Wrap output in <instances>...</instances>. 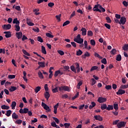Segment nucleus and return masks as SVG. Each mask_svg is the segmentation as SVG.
<instances>
[{
  "mask_svg": "<svg viewBox=\"0 0 128 128\" xmlns=\"http://www.w3.org/2000/svg\"><path fill=\"white\" fill-rule=\"evenodd\" d=\"M74 42H77V44H82L84 42V39L80 38V34H78L77 36L74 39Z\"/></svg>",
  "mask_w": 128,
  "mask_h": 128,
  "instance_id": "1",
  "label": "nucleus"
},
{
  "mask_svg": "<svg viewBox=\"0 0 128 128\" xmlns=\"http://www.w3.org/2000/svg\"><path fill=\"white\" fill-rule=\"evenodd\" d=\"M58 90L60 92H62V90H64V92H70V87L68 86H61L58 87Z\"/></svg>",
  "mask_w": 128,
  "mask_h": 128,
  "instance_id": "2",
  "label": "nucleus"
},
{
  "mask_svg": "<svg viewBox=\"0 0 128 128\" xmlns=\"http://www.w3.org/2000/svg\"><path fill=\"white\" fill-rule=\"evenodd\" d=\"M126 122H124V121L120 122L118 124V128H124V126H126Z\"/></svg>",
  "mask_w": 128,
  "mask_h": 128,
  "instance_id": "3",
  "label": "nucleus"
},
{
  "mask_svg": "<svg viewBox=\"0 0 128 128\" xmlns=\"http://www.w3.org/2000/svg\"><path fill=\"white\" fill-rule=\"evenodd\" d=\"M42 108H44V110H47L48 112H50V106H48V105H46V104L44 102H42Z\"/></svg>",
  "mask_w": 128,
  "mask_h": 128,
  "instance_id": "4",
  "label": "nucleus"
},
{
  "mask_svg": "<svg viewBox=\"0 0 128 128\" xmlns=\"http://www.w3.org/2000/svg\"><path fill=\"white\" fill-rule=\"evenodd\" d=\"M106 98L99 97L98 99V102L100 104H102V102H106Z\"/></svg>",
  "mask_w": 128,
  "mask_h": 128,
  "instance_id": "5",
  "label": "nucleus"
},
{
  "mask_svg": "<svg viewBox=\"0 0 128 128\" xmlns=\"http://www.w3.org/2000/svg\"><path fill=\"white\" fill-rule=\"evenodd\" d=\"M19 112L20 114H28V108H24L23 110L22 108H20L19 110Z\"/></svg>",
  "mask_w": 128,
  "mask_h": 128,
  "instance_id": "6",
  "label": "nucleus"
},
{
  "mask_svg": "<svg viewBox=\"0 0 128 128\" xmlns=\"http://www.w3.org/2000/svg\"><path fill=\"white\" fill-rule=\"evenodd\" d=\"M98 6H100L99 4L95 5L93 8V10L94 12H102V10L98 8Z\"/></svg>",
  "mask_w": 128,
  "mask_h": 128,
  "instance_id": "7",
  "label": "nucleus"
},
{
  "mask_svg": "<svg viewBox=\"0 0 128 128\" xmlns=\"http://www.w3.org/2000/svg\"><path fill=\"white\" fill-rule=\"evenodd\" d=\"M126 17H121L120 20V22L121 24H126Z\"/></svg>",
  "mask_w": 128,
  "mask_h": 128,
  "instance_id": "8",
  "label": "nucleus"
},
{
  "mask_svg": "<svg viewBox=\"0 0 128 128\" xmlns=\"http://www.w3.org/2000/svg\"><path fill=\"white\" fill-rule=\"evenodd\" d=\"M116 94L118 96L124 94H126V90H122L120 88L118 90V92H117Z\"/></svg>",
  "mask_w": 128,
  "mask_h": 128,
  "instance_id": "9",
  "label": "nucleus"
},
{
  "mask_svg": "<svg viewBox=\"0 0 128 128\" xmlns=\"http://www.w3.org/2000/svg\"><path fill=\"white\" fill-rule=\"evenodd\" d=\"M4 30H10L12 28V25L10 24H4L2 26Z\"/></svg>",
  "mask_w": 128,
  "mask_h": 128,
  "instance_id": "10",
  "label": "nucleus"
},
{
  "mask_svg": "<svg viewBox=\"0 0 128 128\" xmlns=\"http://www.w3.org/2000/svg\"><path fill=\"white\" fill-rule=\"evenodd\" d=\"M94 118L96 120H99L100 122H102V117L100 115H98V116L96 115V116H94Z\"/></svg>",
  "mask_w": 128,
  "mask_h": 128,
  "instance_id": "11",
  "label": "nucleus"
},
{
  "mask_svg": "<svg viewBox=\"0 0 128 128\" xmlns=\"http://www.w3.org/2000/svg\"><path fill=\"white\" fill-rule=\"evenodd\" d=\"M44 98H46V100H48V98H50V94L48 92L46 91L44 94Z\"/></svg>",
  "mask_w": 128,
  "mask_h": 128,
  "instance_id": "12",
  "label": "nucleus"
},
{
  "mask_svg": "<svg viewBox=\"0 0 128 128\" xmlns=\"http://www.w3.org/2000/svg\"><path fill=\"white\" fill-rule=\"evenodd\" d=\"M16 36L18 40L22 38V32H16Z\"/></svg>",
  "mask_w": 128,
  "mask_h": 128,
  "instance_id": "13",
  "label": "nucleus"
},
{
  "mask_svg": "<svg viewBox=\"0 0 128 128\" xmlns=\"http://www.w3.org/2000/svg\"><path fill=\"white\" fill-rule=\"evenodd\" d=\"M4 34L6 38H10V36H12V34L10 33V31H8V32H4Z\"/></svg>",
  "mask_w": 128,
  "mask_h": 128,
  "instance_id": "14",
  "label": "nucleus"
},
{
  "mask_svg": "<svg viewBox=\"0 0 128 128\" xmlns=\"http://www.w3.org/2000/svg\"><path fill=\"white\" fill-rule=\"evenodd\" d=\"M74 64L76 66V70L78 72H80V64L78 62L74 63Z\"/></svg>",
  "mask_w": 128,
  "mask_h": 128,
  "instance_id": "15",
  "label": "nucleus"
},
{
  "mask_svg": "<svg viewBox=\"0 0 128 128\" xmlns=\"http://www.w3.org/2000/svg\"><path fill=\"white\" fill-rule=\"evenodd\" d=\"M82 35L83 36H86V29L84 28H82L81 29Z\"/></svg>",
  "mask_w": 128,
  "mask_h": 128,
  "instance_id": "16",
  "label": "nucleus"
},
{
  "mask_svg": "<svg viewBox=\"0 0 128 128\" xmlns=\"http://www.w3.org/2000/svg\"><path fill=\"white\" fill-rule=\"evenodd\" d=\"M96 106V102H91V104L90 105V106H89V109L92 110V108H94V106Z\"/></svg>",
  "mask_w": 128,
  "mask_h": 128,
  "instance_id": "17",
  "label": "nucleus"
},
{
  "mask_svg": "<svg viewBox=\"0 0 128 128\" xmlns=\"http://www.w3.org/2000/svg\"><path fill=\"white\" fill-rule=\"evenodd\" d=\"M12 118H14V120H18V116L16 114V113L14 112L12 114Z\"/></svg>",
  "mask_w": 128,
  "mask_h": 128,
  "instance_id": "18",
  "label": "nucleus"
},
{
  "mask_svg": "<svg viewBox=\"0 0 128 128\" xmlns=\"http://www.w3.org/2000/svg\"><path fill=\"white\" fill-rule=\"evenodd\" d=\"M1 108H2V110H10V106L4 104L1 106Z\"/></svg>",
  "mask_w": 128,
  "mask_h": 128,
  "instance_id": "19",
  "label": "nucleus"
},
{
  "mask_svg": "<svg viewBox=\"0 0 128 128\" xmlns=\"http://www.w3.org/2000/svg\"><path fill=\"white\" fill-rule=\"evenodd\" d=\"M14 26L16 28V32H20V24H15Z\"/></svg>",
  "mask_w": 128,
  "mask_h": 128,
  "instance_id": "20",
  "label": "nucleus"
},
{
  "mask_svg": "<svg viewBox=\"0 0 128 128\" xmlns=\"http://www.w3.org/2000/svg\"><path fill=\"white\" fill-rule=\"evenodd\" d=\"M128 88V84H122L120 87V88L121 90H126V88Z\"/></svg>",
  "mask_w": 128,
  "mask_h": 128,
  "instance_id": "21",
  "label": "nucleus"
},
{
  "mask_svg": "<svg viewBox=\"0 0 128 128\" xmlns=\"http://www.w3.org/2000/svg\"><path fill=\"white\" fill-rule=\"evenodd\" d=\"M42 52L44 54H46V48L44 46H42Z\"/></svg>",
  "mask_w": 128,
  "mask_h": 128,
  "instance_id": "22",
  "label": "nucleus"
},
{
  "mask_svg": "<svg viewBox=\"0 0 128 128\" xmlns=\"http://www.w3.org/2000/svg\"><path fill=\"white\" fill-rule=\"evenodd\" d=\"M106 110H114V106L108 104Z\"/></svg>",
  "mask_w": 128,
  "mask_h": 128,
  "instance_id": "23",
  "label": "nucleus"
},
{
  "mask_svg": "<svg viewBox=\"0 0 128 128\" xmlns=\"http://www.w3.org/2000/svg\"><path fill=\"white\" fill-rule=\"evenodd\" d=\"M18 88L16 86H11L9 90L10 92H14V90H16Z\"/></svg>",
  "mask_w": 128,
  "mask_h": 128,
  "instance_id": "24",
  "label": "nucleus"
},
{
  "mask_svg": "<svg viewBox=\"0 0 128 128\" xmlns=\"http://www.w3.org/2000/svg\"><path fill=\"white\" fill-rule=\"evenodd\" d=\"M22 52H23V54H25V56H30V54H29L28 52H26V50H22Z\"/></svg>",
  "mask_w": 128,
  "mask_h": 128,
  "instance_id": "25",
  "label": "nucleus"
},
{
  "mask_svg": "<svg viewBox=\"0 0 128 128\" xmlns=\"http://www.w3.org/2000/svg\"><path fill=\"white\" fill-rule=\"evenodd\" d=\"M44 64H45L44 62H38V64H39L41 68H44L46 66Z\"/></svg>",
  "mask_w": 128,
  "mask_h": 128,
  "instance_id": "26",
  "label": "nucleus"
},
{
  "mask_svg": "<svg viewBox=\"0 0 128 128\" xmlns=\"http://www.w3.org/2000/svg\"><path fill=\"white\" fill-rule=\"evenodd\" d=\"M107 108H108V106H106V104H103L100 106V108H101V110H106Z\"/></svg>",
  "mask_w": 128,
  "mask_h": 128,
  "instance_id": "27",
  "label": "nucleus"
},
{
  "mask_svg": "<svg viewBox=\"0 0 128 128\" xmlns=\"http://www.w3.org/2000/svg\"><path fill=\"white\" fill-rule=\"evenodd\" d=\"M26 24L28 26H34V24L32 22H30V21L28 20V19H27Z\"/></svg>",
  "mask_w": 128,
  "mask_h": 128,
  "instance_id": "28",
  "label": "nucleus"
},
{
  "mask_svg": "<svg viewBox=\"0 0 128 128\" xmlns=\"http://www.w3.org/2000/svg\"><path fill=\"white\" fill-rule=\"evenodd\" d=\"M51 125H52V126H54V128H60V126L56 125V122H52Z\"/></svg>",
  "mask_w": 128,
  "mask_h": 128,
  "instance_id": "29",
  "label": "nucleus"
},
{
  "mask_svg": "<svg viewBox=\"0 0 128 128\" xmlns=\"http://www.w3.org/2000/svg\"><path fill=\"white\" fill-rule=\"evenodd\" d=\"M13 24H20V22L18 20L17 18H14L12 22Z\"/></svg>",
  "mask_w": 128,
  "mask_h": 128,
  "instance_id": "30",
  "label": "nucleus"
},
{
  "mask_svg": "<svg viewBox=\"0 0 128 128\" xmlns=\"http://www.w3.org/2000/svg\"><path fill=\"white\" fill-rule=\"evenodd\" d=\"M16 102H12L11 105L12 110H14V108H16Z\"/></svg>",
  "mask_w": 128,
  "mask_h": 128,
  "instance_id": "31",
  "label": "nucleus"
},
{
  "mask_svg": "<svg viewBox=\"0 0 128 128\" xmlns=\"http://www.w3.org/2000/svg\"><path fill=\"white\" fill-rule=\"evenodd\" d=\"M38 75L40 78L41 80L44 79V75L42 74V72L40 71L38 72Z\"/></svg>",
  "mask_w": 128,
  "mask_h": 128,
  "instance_id": "32",
  "label": "nucleus"
},
{
  "mask_svg": "<svg viewBox=\"0 0 128 128\" xmlns=\"http://www.w3.org/2000/svg\"><path fill=\"white\" fill-rule=\"evenodd\" d=\"M116 60L118 62H120V60H122V56H120V54L117 55Z\"/></svg>",
  "mask_w": 128,
  "mask_h": 128,
  "instance_id": "33",
  "label": "nucleus"
},
{
  "mask_svg": "<svg viewBox=\"0 0 128 128\" xmlns=\"http://www.w3.org/2000/svg\"><path fill=\"white\" fill-rule=\"evenodd\" d=\"M87 34L88 36H94V33L92 30H88Z\"/></svg>",
  "mask_w": 128,
  "mask_h": 128,
  "instance_id": "34",
  "label": "nucleus"
},
{
  "mask_svg": "<svg viewBox=\"0 0 128 128\" xmlns=\"http://www.w3.org/2000/svg\"><path fill=\"white\" fill-rule=\"evenodd\" d=\"M70 68L72 72H75V74H76V68H74V66L72 65V66H70Z\"/></svg>",
  "mask_w": 128,
  "mask_h": 128,
  "instance_id": "35",
  "label": "nucleus"
},
{
  "mask_svg": "<svg viewBox=\"0 0 128 128\" xmlns=\"http://www.w3.org/2000/svg\"><path fill=\"white\" fill-rule=\"evenodd\" d=\"M76 54L78 56H82V51L80 50H78V51H76Z\"/></svg>",
  "mask_w": 128,
  "mask_h": 128,
  "instance_id": "36",
  "label": "nucleus"
},
{
  "mask_svg": "<svg viewBox=\"0 0 128 128\" xmlns=\"http://www.w3.org/2000/svg\"><path fill=\"white\" fill-rule=\"evenodd\" d=\"M6 116H10L12 114V111L10 110H8L6 111V113L5 114Z\"/></svg>",
  "mask_w": 128,
  "mask_h": 128,
  "instance_id": "37",
  "label": "nucleus"
},
{
  "mask_svg": "<svg viewBox=\"0 0 128 128\" xmlns=\"http://www.w3.org/2000/svg\"><path fill=\"white\" fill-rule=\"evenodd\" d=\"M40 88H42L40 86L36 87L34 90L35 92H36V94H38V92H40Z\"/></svg>",
  "mask_w": 128,
  "mask_h": 128,
  "instance_id": "38",
  "label": "nucleus"
},
{
  "mask_svg": "<svg viewBox=\"0 0 128 128\" xmlns=\"http://www.w3.org/2000/svg\"><path fill=\"white\" fill-rule=\"evenodd\" d=\"M106 20L108 24H110V22H112V20H110V18L109 16H106Z\"/></svg>",
  "mask_w": 128,
  "mask_h": 128,
  "instance_id": "39",
  "label": "nucleus"
},
{
  "mask_svg": "<svg viewBox=\"0 0 128 128\" xmlns=\"http://www.w3.org/2000/svg\"><path fill=\"white\" fill-rule=\"evenodd\" d=\"M60 74V70H58L56 71L54 74V76H55V78H56V76H58V74Z\"/></svg>",
  "mask_w": 128,
  "mask_h": 128,
  "instance_id": "40",
  "label": "nucleus"
},
{
  "mask_svg": "<svg viewBox=\"0 0 128 128\" xmlns=\"http://www.w3.org/2000/svg\"><path fill=\"white\" fill-rule=\"evenodd\" d=\"M78 94H80V92H77L75 96L72 98V100H76V98L78 96Z\"/></svg>",
  "mask_w": 128,
  "mask_h": 128,
  "instance_id": "41",
  "label": "nucleus"
},
{
  "mask_svg": "<svg viewBox=\"0 0 128 128\" xmlns=\"http://www.w3.org/2000/svg\"><path fill=\"white\" fill-rule=\"evenodd\" d=\"M110 54H111L113 55L116 54V50L115 48L112 49V50L110 52Z\"/></svg>",
  "mask_w": 128,
  "mask_h": 128,
  "instance_id": "42",
  "label": "nucleus"
},
{
  "mask_svg": "<svg viewBox=\"0 0 128 128\" xmlns=\"http://www.w3.org/2000/svg\"><path fill=\"white\" fill-rule=\"evenodd\" d=\"M52 92L54 93L58 92V87H56L52 89Z\"/></svg>",
  "mask_w": 128,
  "mask_h": 128,
  "instance_id": "43",
  "label": "nucleus"
},
{
  "mask_svg": "<svg viewBox=\"0 0 128 128\" xmlns=\"http://www.w3.org/2000/svg\"><path fill=\"white\" fill-rule=\"evenodd\" d=\"M113 108H114V110H118V104H114Z\"/></svg>",
  "mask_w": 128,
  "mask_h": 128,
  "instance_id": "44",
  "label": "nucleus"
},
{
  "mask_svg": "<svg viewBox=\"0 0 128 128\" xmlns=\"http://www.w3.org/2000/svg\"><path fill=\"white\" fill-rule=\"evenodd\" d=\"M94 56L96 57V58H100V60H102V57L101 56H100L98 54L96 53V52H95L94 53Z\"/></svg>",
  "mask_w": 128,
  "mask_h": 128,
  "instance_id": "45",
  "label": "nucleus"
},
{
  "mask_svg": "<svg viewBox=\"0 0 128 128\" xmlns=\"http://www.w3.org/2000/svg\"><path fill=\"white\" fill-rule=\"evenodd\" d=\"M105 88L108 90H112V86L110 85H106L105 86Z\"/></svg>",
  "mask_w": 128,
  "mask_h": 128,
  "instance_id": "46",
  "label": "nucleus"
},
{
  "mask_svg": "<svg viewBox=\"0 0 128 128\" xmlns=\"http://www.w3.org/2000/svg\"><path fill=\"white\" fill-rule=\"evenodd\" d=\"M37 40H38V42H44L42 38L40 36H38Z\"/></svg>",
  "mask_w": 128,
  "mask_h": 128,
  "instance_id": "47",
  "label": "nucleus"
},
{
  "mask_svg": "<svg viewBox=\"0 0 128 128\" xmlns=\"http://www.w3.org/2000/svg\"><path fill=\"white\" fill-rule=\"evenodd\" d=\"M70 23V20H66L63 24L62 26H68V24H69Z\"/></svg>",
  "mask_w": 128,
  "mask_h": 128,
  "instance_id": "48",
  "label": "nucleus"
},
{
  "mask_svg": "<svg viewBox=\"0 0 128 128\" xmlns=\"http://www.w3.org/2000/svg\"><path fill=\"white\" fill-rule=\"evenodd\" d=\"M46 36L48 38H54V35H52V34L50 33H46Z\"/></svg>",
  "mask_w": 128,
  "mask_h": 128,
  "instance_id": "49",
  "label": "nucleus"
},
{
  "mask_svg": "<svg viewBox=\"0 0 128 128\" xmlns=\"http://www.w3.org/2000/svg\"><path fill=\"white\" fill-rule=\"evenodd\" d=\"M60 16H62V14H60L56 16V18L58 20V22H60Z\"/></svg>",
  "mask_w": 128,
  "mask_h": 128,
  "instance_id": "50",
  "label": "nucleus"
},
{
  "mask_svg": "<svg viewBox=\"0 0 128 128\" xmlns=\"http://www.w3.org/2000/svg\"><path fill=\"white\" fill-rule=\"evenodd\" d=\"M98 67L97 66H93L92 68H90V72H92V70H98Z\"/></svg>",
  "mask_w": 128,
  "mask_h": 128,
  "instance_id": "51",
  "label": "nucleus"
},
{
  "mask_svg": "<svg viewBox=\"0 0 128 128\" xmlns=\"http://www.w3.org/2000/svg\"><path fill=\"white\" fill-rule=\"evenodd\" d=\"M58 52L59 54H60V56H64V52L61 50H58Z\"/></svg>",
  "mask_w": 128,
  "mask_h": 128,
  "instance_id": "52",
  "label": "nucleus"
},
{
  "mask_svg": "<svg viewBox=\"0 0 128 128\" xmlns=\"http://www.w3.org/2000/svg\"><path fill=\"white\" fill-rule=\"evenodd\" d=\"M8 78L10 80H12L13 78H16V75H8Z\"/></svg>",
  "mask_w": 128,
  "mask_h": 128,
  "instance_id": "53",
  "label": "nucleus"
},
{
  "mask_svg": "<svg viewBox=\"0 0 128 128\" xmlns=\"http://www.w3.org/2000/svg\"><path fill=\"white\" fill-rule=\"evenodd\" d=\"M101 62L102 64H106L107 62H106V58H103L102 60H101Z\"/></svg>",
  "mask_w": 128,
  "mask_h": 128,
  "instance_id": "54",
  "label": "nucleus"
},
{
  "mask_svg": "<svg viewBox=\"0 0 128 128\" xmlns=\"http://www.w3.org/2000/svg\"><path fill=\"white\" fill-rule=\"evenodd\" d=\"M90 44H92V46H96V41L94 40H90Z\"/></svg>",
  "mask_w": 128,
  "mask_h": 128,
  "instance_id": "55",
  "label": "nucleus"
},
{
  "mask_svg": "<svg viewBox=\"0 0 128 128\" xmlns=\"http://www.w3.org/2000/svg\"><path fill=\"white\" fill-rule=\"evenodd\" d=\"M32 30L35 32H40V29L38 28H33Z\"/></svg>",
  "mask_w": 128,
  "mask_h": 128,
  "instance_id": "56",
  "label": "nucleus"
},
{
  "mask_svg": "<svg viewBox=\"0 0 128 128\" xmlns=\"http://www.w3.org/2000/svg\"><path fill=\"white\" fill-rule=\"evenodd\" d=\"M91 80H92V83L91 84V86H94L96 84V81L94 79L92 78Z\"/></svg>",
  "mask_w": 128,
  "mask_h": 128,
  "instance_id": "57",
  "label": "nucleus"
},
{
  "mask_svg": "<svg viewBox=\"0 0 128 128\" xmlns=\"http://www.w3.org/2000/svg\"><path fill=\"white\" fill-rule=\"evenodd\" d=\"M53 120H54L56 122V124H60V120H58V118L56 117H53Z\"/></svg>",
  "mask_w": 128,
  "mask_h": 128,
  "instance_id": "58",
  "label": "nucleus"
},
{
  "mask_svg": "<svg viewBox=\"0 0 128 128\" xmlns=\"http://www.w3.org/2000/svg\"><path fill=\"white\" fill-rule=\"evenodd\" d=\"M124 50H128V44H125L123 48H122Z\"/></svg>",
  "mask_w": 128,
  "mask_h": 128,
  "instance_id": "59",
  "label": "nucleus"
},
{
  "mask_svg": "<svg viewBox=\"0 0 128 128\" xmlns=\"http://www.w3.org/2000/svg\"><path fill=\"white\" fill-rule=\"evenodd\" d=\"M104 26L106 28H108V30H110V25L108 24H104Z\"/></svg>",
  "mask_w": 128,
  "mask_h": 128,
  "instance_id": "60",
  "label": "nucleus"
},
{
  "mask_svg": "<svg viewBox=\"0 0 128 128\" xmlns=\"http://www.w3.org/2000/svg\"><path fill=\"white\" fill-rule=\"evenodd\" d=\"M22 122V120H18L16 121V123L18 124H20Z\"/></svg>",
  "mask_w": 128,
  "mask_h": 128,
  "instance_id": "61",
  "label": "nucleus"
},
{
  "mask_svg": "<svg viewBox=\"0 0 128 128\" xmlns=\"http://www.w3.org/2000/svg\"><path fill=\"white\" fill-rule=\"evenodd\" d=\"M15 10H18V12L20 11L21 10L20 6H16L15 7Z\"/></svg>",
  "mask_w": 128,
  "mask_h": 128,
  "instance_id": "62",
  "label": "nucleus"
},
{
  "mask_svg": "<svg viewBox=\"0 0 128 128\" xmlns=\"http://www.w3.org/2000/svg\"><path fill=\"white\" fill-rule=\"evenodd\" d=\"M70 126V123H65L64 124V126L66 128H68V127Z\"/></svg>",
  "mask_w": 128,
  "mask_h": 128,
  "instance_id": "63",
  "label": "nucleus"
},
{
  "mask_svg": "<svg viewBox=\"0 0 128 128\" xmlns=\"http://www.w3.org/2000/svg\"><path fill=\"white\" fill-rule=\"evenodd\" d=\"M38 128H46L44 126L43 124H39L38 126Z\"/></svg>",
  "mask_w": 128,
  "mask_h": 128,
  "instance_id": "64",
  "label": "nucleus"
}]
</instances>
